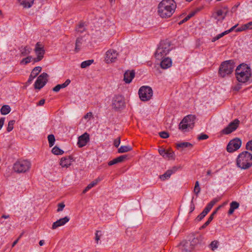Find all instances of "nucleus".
<instances>
[{"mask_svg": "<svg viewBox=\"0 0 252 252\" xmlns=\"http://www.w3.org/2000/svg\"><path fill=\"white\" fill-rule=\"evenodd\" d=\"M235 77L241 84H250L252 82V71L250 66L241 63L235 69Z\"/></svg>", "mask_w": 252, "mask_h": 252, "instance_id": "obj_1", "label": "nucleus"}, {"mask_svg": "<svg viewBox=\"0 0 252 252\" xmlns=\"http://www.w3.org/2000/svg\"><path fill=\"white\" fill-rule=\"evenodd\" d=\"M176 8V3L174 0H162L158 5V13L162 18L170 17Z\"/></svg>", "mask_w": 252, "mask_h": 252, "instance_id": "obj_2", "label": "nucleus"}, {"mask_svg": "<svg viewBox=\"0 0 252 252\" xmlns=\"http://www.w3.org/2000/svg\"><path fill=\"white\" fill-rule=\"evenodd\" d=\"M237 166L242 169H247L252 166V154L247 151L240 153L236 160Z\"/></svg>", "mask_w": 252, "mask_h": 252, "instance_id": "obj_3", "label": "nucleus"}, {"mask_svg": "<svg viewBox=\"0 0 252 252\" xmlns=\"http://www.w3.org/2000/svg\"><path fill=\"white\" fill-rule=\"evenodd\" d=\"M203 240V237L201 236L194 238L191 241L184 240L183 241L180 246V249L183 252H189L193 250L195 247L198 245L201 244Z\"/></svg>", "mask_w": 252, "mask_h": 252, "instance_id": "obj_4", "label": "nucleus"}, {"mask_svg": "<svg viewBox=\"0 0 252 252\" xmlns=\"http://www.w3.org/2000/svg\"><path fill=\"white\" fill-rule=\"evenodd\" d=\"M172 50L171 44L168 41H162L159 43L155 54L157 60H160L165 57Z\"/></svg>", "mask_w": 252, "mask_h": 252, "instance_id": "obj_5", "label": "nucleus"}, {"mask_svg": "<svg viewBox=\"0 0 252 252\" xmlns=\"http://www.w3.org/2000/svg\"><path fill=\"white\" fill-rule=\"evenodd\" d=\"M234 68V64L232 61H226L220 64L219 74L221 77H225L232 73Z\"/></svg>", "mask_w": 252, "mask_h": 252, "instance_id": "obj_6", "label": "nucleus"}, {"mask_svg": "<svg viewBox=\"0 0 252 252\" xmlns=\"http://www.w3.org/2000/svg\"><path fill=\"white\" fill-rule=\"evenodd\" d=\"M195 117L192 115L186 116L179 124V129L183 132H187L194 126Z\"/></svg>", "mask_w": 252, "mask_h": 252, "instance_id": "obj_7", "label": "nucleus"}, {"mask_svg": "<svg viewBox=\"0 0 252 252\" xmlns=\"http://www.w3.org/2000/svg\"><path fill=\"white\" fill-rule=\"evenodd\" d=\"M31 167V162L27 160H21L14 164L13 170L17 173H25L28 171Z\"/></svg>", "mask_w": 252, "mask_h": 252, "instance_id": "obj_8", "label": "nucleus"}, {"mask_svg": "<svg viewBox=\"0 0 252 252\" xmlns=\"http://www.w3.org/2000/svg\"><path fill=\"white\" fill-rule=\"evenodd\" d=\"M139 97L142 101L149 100L152 97L153 92L152 88L149 86H142L138 91Z\"/></svg>", "mask_w": 252, "mask_h": 252, "instance_id": "obj_9", "label": "nucleus"}, {"mask_svg": "<svg viewBox=\"0 0 252 252\" xmlns=\"http://www.w3.org/2000/svg\"><path fill=\"white\" fill-rule=\"evenodd\" d=\"M34 51L36 57L33 59V62L36 63L40 61L43 58L45 52L44 46L41 43L37 42L35 44Z\"/></svg>", "mask_w": 252, "mask_h": 252, "instance_id": "obj_10", "label": "nucleus"}, {"mask_svg": "<svg viewBox=\"0 0 252 252\" xmlns=\"http://www.w3.org/2000/svg\"><path fill=\"white\" fill-rule=\"evenodd\" d=\"M125 99L121 95H116L112 99V107L114 109L118 110L125 106Z\"/></svg>", "mask_w": 252, "mask_h": 252, "instance_id": "obj_11", "label": "nucleus"}, {"mask_svg": "<svg viewBox=\"0 0 252 252\" xmlns=\"http://www.w3.org/2000/svg\"><path fill=\"white\" fill-rule=\"evenodd\" d=\"M48 75L46 73L41 74L34 83V88L36 89L42 88L48 81Z\"/></svg>", "mask_w": 252, "mask_h": 252, "instance_id": "obj_12", "label": "nucleus"}, {"mask_svg": "<svg viewBox=\"0 0 252 252\" xmlns=\"http://www.w3.org/2000/svg\"><path fill=\"white\" fill-rule=\"evenodd\" d=\"M242 144L241 140L239 138H235L231 140L227 146V151L229 153L233 152L239 149Z\"/></svg>", "mask_w": 252, "mask_h": 252, "instance_id": "obj_13", "label": "nucleus"}, {"mask_svg": "<svg viewBox=\"0 0 252 252\" xmlns=\"http://www.w3.org/2000/svg\"><path fill=\"white\" fill-rule=\"evenodd\" d=\"M118 56V53L116 50L111 49L106 53L105 60L108 63H112L116 61Z\"/></svg>", "mask_w": 252, "mask_h": 252, "instance_id": "obj_14", "label": "nucleus"}, {"mask_svg": "<svg viewBox=\"0 0 252 252\" xmlns=\"http://www.w3.org/2000/svg\"><path fill=\"white\" fill-rule=\"evenodd\" d=\"M239 123V121L238 119L234 120L222 130V132L225 134H228L231 133L236 129Z\"/></svg>", "mask_w": 252, "mask_h": 252, "instance_id": "obj_15", "label": "nucleus"}, {"mask_svg": "<svg viewBox=\"0 0 252 252\" xmlns=\"http://www.w3.org/2000/svg\"><path fill=\"white\" fill-rule=\"evenodd\" d=\"M226 15L225 11L222 9H219L215 11L212 15V17L216 20V22H221Z\"/></svg>", "mask_w": 252, "mask_h": 252, "instance_id": "obj_16", "label": "nucleus"}, {"mask_svg": "<svg viewBox=\"0 0 252 252\" xmlns=\"http://www.w3.org/2000/svg\"><path fill=\"white\" fill-rule=\"evenodd\" d=\"M90 139L89 134L85 132L78 137V145L79 147H83L86 145Z\"/></svg>", "mask_w": 252, "mask_h": 252, "instance_id": "obj_17", "label": "nucleus"}, {"mask_svg": "<svg viewBox=\"0 0 252 252\" xmlns=\"http://www.w3.org/2000/svg\"><path fill=\"white\" fill-rule=\"evenodd\" d=\"M70 220V218L67 216L61 218L56 221L54 222L52 226V229H56L58 227L62 226L65 224L67 222H68Z\"/></svg>", "mask_w": 252, "mask_h": 252, "instance_id": "obj_18", "label": "nucleus"}, {"mask_svg": "<svg viewBox=\"0 0 252 252\" xmlns=\"http://www.w3.org/2000/svg\"><path fill=\"white\" fill-rule=\"evenodd\" d=\"M159 154L165 159L170 160L175 158L174 153L170 150L166 151L164 149L159 150Z\"/></svg>", "mask_w": 252, "mask_h": 252, "instance_id": "obj_19", "label": "nucleus"}, {"mask_svg": "<svg viewBox=\"0 0 252 252\" xmlns=\"http://www.w3.org/2000/svg\"><path fill=\"white\" fill-rule=\"evenodd\" d=\"M178 169L177 167L174 166L171 169L167 170L163 174L160 175L159 178L162 181H165L169 179L171 175L176 172Z\"/></svg>", "mask_w": 252, "mask_h": 252, "instance_id": "obj_20", "label": "nucleus"}, {"mask_svg": "<svg viewBox=\"0 0 252 252\" xmlns=\"http://www.w3.org/2000/svg\"><path fill=\"white\" fill-rule=\"evenodd\" d=\"M135 76V72L133 70H127L124 75V81L126 84L130 83Z\"/></svg>", "mask_w": 252, "mask_h": 252, "instance_id": "obj_21", "label": "nucleus"}, {"mask_svg": "<svg viewBox=\"0 0 252 252\" xmlns=\"http://www.w3.org/2000/svg\"><path fill=\"white\" fill-rule=\"evenodd\" d=\"M72 162V159L70 157H64L61 158L60 164L63 168H67L71 164Z\"/></svg>", "mask_w": 252, "mask_h": 252, "instance_id": "obj_22", "label": "nucleus"}, {"mask_svg": "<svg viewBox=\"0 0 252 252\" xmlns=\"http://www.w3.org/2000/svg\"><path fill=\"white\" fill-rule=\"evenodd\" d=\"M161 60L160 65L162 69H166L172 66V62L170 58H163Z\"/></svg>", "mask_w": 252, "mask_h": 252, "instance_id": "obj_23", "label": "nucleus"}, {"mask_svg": "<svg viewBox=\"0 0 252 252\" xmlns=\"http://www.w3.org/2000/svg\"><path fill=\"white\" fill-rule=\"evenodd\" d=\"M41 71V67L40 66L35 67L32 70L28 82L31 83L32 81L37 76V75Z\"/></svg>", "mask_w": 252, "mask_h": 252, "instance_id": "obj_24", "label": "nucleus"}, {"mask_svg": "<svg viewBox=\"0 0 252 252\" xmlns=\"http://www.w3.org/2000/svg\"><path fill=\"white\" fill-rule=\"evenodd\" d=\"M70 83V80L69 79H67L66 81L62 84H58L53 89V91L55 92H59L61 89H63L67 87Z\"/></svg>", "mask_w": 252, "mask_h": 252, "instance_id": "obj_25", "label": "nucleus"}, {"mask_svg": "<svg viewBox=\"0 0 252 252\" xmlns=\"http://www.w3.org/2000/svg\"><path fill=\"white\" fill-rule=\"evenodd\" d=\"M101 179L100 178H97L93 182H92L90 184H89L86 188L84 189V190L83 191V193H85L87 192L89 190H90L91 189L93 188L94 186L96 185L99 182L101 181Z\"/></svg>", "mask_w": 252, "mask_h": 252, "instance_id": "obj_26", "label": "nucleus"}, {"mask_svg": "<svg viewBox=\"0 0 252 252\" xmlns=\"http://www.w3.org/2000/svg\"><path fill=\"white\" fill-rule=\"evenodd\" d=\"M18 1L24 8H30L34 2V0H18Z\"/></svg>", "mask_w": 252, "mask_h": 252, "instance_id": "obj_27", "label": "nucleus"}, {"mask_svg": "<svg viewBox=\"0 0 252 252\" xmlns=\"http://www.w3.org/2000/svg\"><path fill=\"white\" fill-rule=\"evenodd\" d=\"M20 51L22 56H26L31 53L32 48L28 46L21 47Z\"/></svg>", "mask_w": 252, "mask_h": 252, "instance_id": "obj_28", "label": "nucleus"}, {"mask_svg": "<svg viewBox=\"0 0 252 252\" xmlns=\"http://www.w3.org/2000/svg\"><path fill=\"white\" fill-rule=\"evenodd\" d=\"M192 146L193 145L191 143L188 142H181L177 144V146L178 148H182L183 149L187 148L191 149Z\"/></svg>", "mask_w": 252, "mask_h": 252, "instance_id": "obj_29", "label": "nucleus"}, {"mask_svg": "<svg viewBox=\"0 0 252 252\" xmlns=\"http://www.w3.org/2000/svg\"><path fill=\"white\" fill-rule=\"evenodd\" d=\"M210 210L211 209L206 206L202 213L197 216V220L200 221L202 220Z\"/></svg>", "mask_w": 252, "mask_h": 252, "instance_id": "obj_30", "label": "nucleus"}, {"mask_svg": "<svg viewBox=\"0 0 252 252\" xmlns=\"http://www.w3.org/2000/svg\"><path fill=\"white\" fill-rule=\"evenodd\" d=\"M11 111L10 107L8 105H4L0 109V113L2 115H7Z\"/></svg>", "mask_w": 252, "mask_h": 252, "instance_id": "obj_31", "label": "nucleus"}, {"mask_svg": "<svg viewBox=\"0 0 252 252\" xmlns=\"http://www.w3.org/2000/svg\"><path fill=\"white\" fill-rule=\"evenodd\" d=\"M132 150L131 147L129 146H121L118 149V153H123L130 151Z\"/></svg>", "mask_w": 252, "mask_h": 252, "instance_id": "obj_32", "label": "nucleus"}, {"mask_svg": "<svg viewBox=\"0 0 252 252\" xmlns=\"http://www.w3.org/2000/svg\"><path fill=\"white\" fill-rule=\"evenodd\" d=\"M32 57L31 56H29L26 58L23 59L20 61V64L21 65H26L29 63H30L32 61H33Z\"/></svg>", "mask_w": 252, "mask_h": 252, "instance_id": "obj_33", "label": "nucleus"}, {"mask_svg": "<svg viewBox=\"0 0 252 252\" xmlns=\"http://www.w3.org/2000/svg\"><path fill=\"white\" fill-rule=\"evenodd\" d=\"M52 152L55 155H61L63 153V151L56 146L52 149Z\"/></svg>", "mask_w": 252, "mask_h": 252, "instance_id": "obj_34", "label": "nucleus"}, {"mask_svg": "<svg viewBox=\"0 0 252 252\" xmlns=\"http://www.w3.org/2000/svg\"><path fill=\"white\" fill-rule=\"evenodd\" d=\"M94 62L93 60H89L83 62L81 64V67L82 68H85L90 65H91Z\"/></svg>", "mask_w": 252, "mask_h": 252, "instance_id": "obj_35", "label": "nucleus"}, {"mask_svg": "<svg viewBox=\"0 0 252 252\" xmlns=\"http://www.w3.org/2000/svg\"><path fill=\"white\" fill-rule=\"evenodd\" d=\"M219 243L217 240L212 241L209 245V248L213 251L217 249L219 247Z\"/></svg>", "mask_w": 252, "mask_h": 252, "instance_id": "obj_36", "label": "nucleus"}, {"mask_svg": "<svg viewBox=\"0 0 252 252\" xmlns=\"http://www.w3.org/2000/svg\"><path fill=\"white\" fill-rule=\"evenodd\" d=\"M48 140L49 142V144L50 147H52L54 144L55 141V136L53 134H50L48 136Z\"/></svg>", "mask_w": 252, "mask_h": 252, "instance_id": "obj_37", "label": "nucleus"}, {"mask_svg": "<svg viewBox=\"0 0 252 252\" xmlns=\"http://www.w3.org/2000/svg\"><path fill=\"white\" fill-rule=\"evenodd\" d=\"M85 30L84 23H80L76 28V31L78 32H82Z\"/></svg>", "mask_w": 252, "mask_h": 252, "instance_id": "obj_38", "label": "nucleus"}, {"mask_svg": "<svg viewBox=\"0 0 252 252\" xmlns=\"http://www.w3.org/2000/svg\"><path fill=\"white\" fill-rule=\"evenodd\" d=\"M227 34V32H225V31H224V32L218 34L216 36L213 37L212 39V41L215 42L216 40L220 39V38H221L222 37H223V36H224L225 35H226Z\"/></svg>", "mask_w": 252, "mask_h": 252, "instance_id": "obj_39", "label": "nucleus"}, {"mask_svg": "<svg viewBox=\"0 0 252 252\" xmlns=\"http://www.w3.org/2000/svg\"><path fill=\"white\" fill-rule=\"evenodd\" d=\"M216 213V212H214L208 218L207 221L202 226V228H205L211 222L213 219V216Z\"/></svg>", "mask_w": 252, "mask_h": 252, "instance_id": "obj_40", "label": "nucleus"}, {"mask_svg": "<svg viewBox=\"0 0 252 252\" xmlns=\"http://www.w3.org/2000/svg\"><path fill=\"white\" fill-rule=\"evenodd\" d=\"M15 121L14 120H11L8 122L7 131L8 132L11 131L13 129V126L15 124Z\"/></svg>", "mask_w": 252, "mask_h": 252, "instance_id": "obj_41", "label": "nucleus"}, {"mask_svg": "<svg viewBox=\"0 0 252 252\" xmlns=\"http://www.w3.org/2000/svg\"><path fill=\"white\" fill-rule=\"evenodd\" d=\"M200 191V188L199 187V184L198 181H196L195 184V187L194 188V192L196 194H198Z\"/></svg>", "mask_w": 252, "mask_h": 252, "instance_id": "obj_42", "label": "nucleus"}, {"mask_svg": "<svg viewBox=\"0 0 252 252\" xmlns=\"http://www.w3.org/2000/svg\"><path fill=\"white\" fill-rule=\"evenodd\" d=\"M239 206V204L238 202L236 201H233L230 203V206L231 208L234 209V210L237 209Z\"/></svg>", "mask_w": 252, "mask_h": 252, "instance_id": "obj_43", "label": "nucleus"}, {"mask_svg": "<svg viewBox=\"0 0 252 252\" xmlns=\"http://www.w3.org/2000/svg\"><path fill=\"white\" fill-rule=\"evenodd\" d=\"M101 236V231H96L95 232V240L97 244L98 243V241L100 239V237Z\"/></svg>", "mask_w": 252, "mask_h": 252, "instance_id": "obj_44", "label": "nucleus"}, {"mask_svg": "<svg viewBox=\"0 0 252 252\" xmlns=\"http://www.w3.org/2000/svg\"><path fill=\"white\" fill-rule=\"evenodd\" d=\"M82 39L81 38H77L76 41V46H75V50L76 51H78L79 49V47L80 46L82 42H81Z\"/></svg>", "mask_w": 252, "mask_h": 252, "instance_id": "obj_45", "label": "nucleus"}, {"mask_svg": "<svg viewBox=\"0 0 252 252\" xmlns=\"http://www.w3.org/2000/svg\"><path fill=\"white\" fill-rule=\"evenodd\" d=\"M93 118V113L91 112L87 113L84 116V119L87 121H89L91 118Z\"/></svg>", "mask_w": 252, "mask_h": 252, "instance_id": "obj_46", "label": "nucleus"}, {"mask_svg": "<svg viewBox=\"0 0 252 252\" xmlns=\"http://www.w3.org/2000/svg\"><path fill=\"white\" fill-rule=\"evenodd\" d=\"M195 209V205L193 203V197H192L189 206V213H192Z\"/></svg>", "mask_w": 252, "mask_h": 252, "instance_id": "obj_47", "label": "nucleus"}, {"mask_svg": "<svg viewBox=\"0 0 252 252\" xmlns=\"http://www.w3.org/2000/svg\"><path fill=\"white\" fill-rule=\"evenodd\" d=\"M65 207V205L63 203H60L58 205L57 212H59L62 211Z\"/></svg>", "mask_w": 252, "mask_h": 252, "instance_id": "obj_48", "label": "nucleus"}, {"mask_svg": "<svg viewBox=\"0 0 252 252\" xmlns=\"http://www.w3.org/2000/svg\"><path fill=\"white\" fill-rule=\"evenodd\" d=\"M159 136L162 138H167L169 137V134L165 131H161L159 133Z\"/></svg>", "mask_w": 252, "mask_h": 252, "instance_id": "obj_49", "label": "nucleus"}, {"mask_svg": "<svg viewBox=\"0 0 252 252\" xmlns=\"http://www.w3.org/2000/svg\"><path fill=\"white\" fill-rule=\"evenodd\" d=\"M208 138V136L205 134H201L198 137V139L199 140H205V139H207Z\"/></svg>", "mask_w": 252, "mask_h": 252, "instance_id": "obj_50", "label": "nucleus"}, {"mask_svg": "<svg viewBox=\"0 0 252 252\" xmlns=\"http://www.w3.org/2000/svg\"><path fill=\"white\" fill-rule=\"evenodd\" d=\"M246 148L247 150L252 151V140L247 143Z\"/></svg>", "mask_w": 252, "mask_h": 252, "instance_id": "obj_51", "label": "nucleus"}, {"mask_svg": "<svg viewBox=\"0 0 252 252\" xmlns=\"http://www.w3.org/2000/svg\"><path fill=\"white\" fill-rule=\"evenodd\" d=\"M120 143H121L120 138H118V139H115L114 140V145L116 147H118L120 145Z\"/></svg>", "mask_w": 252, "mask_h": 252, "instance_id": "obj_52", "label": "nucleus"}, {"mask_svg": "<svg viewBox=\"0 0 252 252\" xmlns=\"http://www.w3.org/2000/svg\"><path fill=\"white\" fill-rule=\"evenodd\" d=\"M126 156L125 155L121 156L118 158H117V161L119 162H121L123 161L126 158Z\"/></svg>", "mask_w": 252, "mask_h": 252, "instance_id": "obj_53", "label": "nucleus"}, {"mask_svg": "<svg viewBox=\"0 0 252 252\" xmlns=\"http://www.w3.org/2000/svg\"><path fill=\"white\" fill-rule=\"evenodd\" d=\"M246 30H247V29L245 27V25H244L242 27L236 29L235 31L236 32H241L245 31Z\"/></svg>", "mask_w": 252, "mask_h": 252, "instance_id": "obj_54", "label": "nucleus"}, {"mask_svg": "<svg viewBox=\"0 0 252 252\" xmlns=\"http://www.w3.org/2000/svg\"><path fill=\"white\" fill-rule=\"evenodd\" d=\"M118 163V161H117V158H115V159H113V160H112L108 162V164L109 166H111V165H113L115 164Z\"/></svg>", "mask_w": 252, "mask_h": 252, "instance_id": "obj_55", "label": "nucleus"}, {"mask_svg": "<svg viewBox=\"0 0 252 252\" xmlns=\"http://www.w3.org/2000/svg\"><path fill=\"white\" fill-rule=\"evenodd\" d=\"M215 203L216 201L212 200L207 205V207H208V208H209V209H211Z\"/></svg>", "mask_w": 252, "mask_h": 252, "instance_id": "obj_56", "label": "nucleus"}, {"mask_svg": "<svg viewBox=\"0 0 252 252\" xmlns=\"http://www.w3.org/2000/svg\"><path fill=\"white\" fill-rule=\"evenodd\" d=\"M245 27L247 29H252V21L248 22V23L245 24Z\"/></svg>", "mask_w": 252, "mask_h": 252, "instance_id": "obj_57", "label": "nucleus"}, {"mask_svg": "<svg viewBox=\"0 0 252 252\" xmlns=\"http://www.w3.org/2000/svg\"><path fill=\"white\" fill-rule=\"evenodd\" d=\"M238 26V24L235 25V26H233L232 28H231L230 29L225 31V32H227V33H229L230 32H232Z\"/></svg>", "mask_w": 252, "mask_h": 252, "instance_id": "obj_58", "label": "nucleus"}, {"mask_svg": "<svg viewBox=\"0 0 252 252\" xmlns=\"http://www.w3.org/2000/svg\"><path fill=\"white\" fill-rule=\"evenodd\" d=\"M5 118H1L0 119V130L2 127L4 123Z\"/></svg>", "mask_w": 252, "mask_h": 252, "instance_id": "obj_59", "label": "nucleus"}, {"mask_svg": "<svg viewBox=\"0 0 252 252\" xmlns=\"http://www.w3.org/2000/svg\"><path fill=\"white\" fill-rule=\"evenodd\" d=\"M191 16V14L188 15L182 20V23H184L186 21H187Z\"/></svg>", "mask_w": 252, "mask_h": 252, "instance_id": "obj_60", "label": "nucleus"}, {"mask_svg": "<svg viewBox=\"0 0 252 252\" xmlns=\"http://www.w3.org/2000/svg\"><path fill=\"white\" fill-rule=\"evenodd\" d=\"M21 236H22V234L20 236V237L17 239H16L15 241H14V242L13 243V244L12 245V247H14L17 244V243L18 242V241Z\"/></svg>", "mask_w": 252, "mask_h": 252, "instance_id": "obj_61", "label": "nucleus"}, {"mask_svg": "<svg viewBox=\"0 0 252 252\" xmlns=\"http://www.w3.org/2000/svg\"><path fill=\"white\" fill-rule=\"evenodd\" d=\"M45 103V100L44 99H41L38 103L37 104V105L41 106L43 105Z\"/></svg>", "mask_w": 252, "mask_h": 252, "instance_id": "obj_62", "label": "nucleus"}, {"mask_svg": "<svg viewBox=\"0 0 252 252\" xmlns=\"http://www.w3.org/2000/svg\"><path fill=\"white\" fill-rule=\"evenodd\" d=\"M234 211V210L232 208H231V207H230V209L228 211V214L231 215L233 213Z\"/></svg>", "mask_w": 252, "mask_h": 252, "instance_id": "obj_63", "label": "nucleus"}, {"mask_svg": "<svg viewBox=\"0 0 252 252\" xmlns=\"http://www.w3.org/2000/svg\"><path fill=\"white\" fill-rule=\"evenodd\" d=\"M9 217L10 216L9 215H3L1 216V218L4 219H7L9 218Z\"/></svg>", "mask_w": 252, "mask_h": 252, "instance_id": "obj_64", "label": "nucleus"}]
</instances>
